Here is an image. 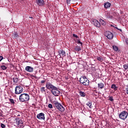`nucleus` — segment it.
Wrapping results in <instances>:
<instances>
[{
  "instance_id": "obj_1",
  "label": "nucleus",
  "mask_w": 128,
  "mask_h": 128,
  "mask_svg": "<svg viewBox=\"0 0 128 128\" xmlns=\"http://www.w3.org/2000/svg\"><path fill=\"white\" fill-rule=\"evenodd\" d=\"M19 100L21 102H28L30 100V95L27 94H21L20 96Z\"/></svg>"
},
{
  "instance_id": "obj_2",
  "label": "nucleus",
  "mask_w": 128,
  "mask_h": 128,
  "mask_svg": "<svg viewBox=\"0 0 128 128\" xmlns=\"http://www.w3.org/2000/svg\"><path fill=\"white\" fill-rule=\"evenodd\" d=\"M80 84L86 86H89L90 84V80L85 76H82L80 78Z\"/></svg>"
},
{
  "instance_id": "obj_3",
  "label": "nucleus",
  "mask_w": 128,
  "mask_h": 128,
  "mask_svg": "<svg viewBox=\"0 0 128 128\" xmlns=\"http://www.w3.org/2000/svg\"><path fill=\"white\" fill-rule=\"evenodd\" d=\"M128 116V112L126 111H122L118 115L119 118L125 120Z\"/></svg>"
},
{
  "instance_id": "obj_4",
  "label": "nucleus",
  "mask_w": 128,
  "mask_h": 128,
  "mask_svg": "<svg viewBox=\"0 0 128 128\" xmlns=\"http://www.w3.org/2000/svg\"><path fill=\"white\" fill-rule=\"evenodd\" d=\"M54 106L58 109L60 112H64L65 110V108L63 107L62 104H60L58 102H55L54 103Z\"/></svg>"
},
{
  "instance_id": "obj_5",
  "label": "nucleus",
  "mask_w": 128,
  "mask_h": 128,
  "mask_svg": "<svg viewBox=\"0 0 128 128\" xmlns=\"http://www.w3.org/2000/svg\"><path fill=\"white\" fill-rule=\"evenodd\" d=\"M24 91L23 87L21 86H16L15 88V94H20Z\"/></svg>"
},
{
  "instance_id": "obj_6",
  "label": "nucleus",
  "mask_w": 128,
  "mask_h": 128,
  "mask_svg": "<svg viewBox=\"0 0 128 128\" xmlns=\"http://www.w3.org/2000/svg\"><path fill=\"white\" fill-rule=\"evenodd\" d=\"M51 92L52 94L55 96H58L60 92L59 91L58 88H54V89L51 90Z\"/></svg>"
},
{
  "instance_id": "obj_7",
  "label": "nucleus",
  "mask_w": 128,
  "mask_h": 128,
  "mask_svg": "<svg viewBox=\"0 0 128 128\" xmlns=\"http://www.w3.org/2000/svg\"><path fill=\"white\" fill-rule=\"evenodd\" d=\"M104 36L109 40H112L114 38L113 34L109 31L106 32Z\"/></svg>"
},
{
  "instance_id": "obj_8",
  "label": "nucleus",
  "mask_w": 128,
  "mask_h": 128,
  "mask_svg": "<svg viewBox=\"0 0 128 128\" xmlns=\"http://www.w3.org/2000/svg\"><path fill=\"white\" fill-rule=\"evenodd\" d=\"M56 88V87H55L50 82H47L46 83V88H47V90H51Z\"/></svg>"
},
{
  "instance_id": "obj_9",
  "label": "nucleus",
  "mask_w": 128,
  "mask_h": 128,
  "mask_svg": "<svg viewBox=\"0 0 128 128\" xmlns=\"http://www.w3.org/2000/svg\"><path fill=\"white\" fill-rule=\"evenodd\" d=\"M92 24H93L96 27L100 28V24L98 21L96 19H94L92 21Z\"/></svg>"
},
{
  "instance_id": "obj_10",
  "label": "nucleus",
  "mask_w": 128,
  "mask_h": 128,
  "mask_svg": "<svg viewBox=\"0 0 128 128\" xmlns=\"http://www.w3.org/2000/svg\"><path fill=\"white\" fill-rule=\"evenodd\" d=\"M36 118L38 120H45V114L41 112L36 115Z\"/></svg>"
},
{
  "instance_id": "obj_11",
  "label": "nucleus",
  "mask_w": 128,
  "mask_h": 128,
  "mask_svg": "<svg viewBox=\"0 0 128 128\" xmlns=\"http://www.w3.org/2000/svg\"><path fill=\"white\" fill-rule=\"evenodd\" d=\"M36 4L40 6H42L45 4V2L44 0H36Z\"/></svg>"
},
{
  "instance_id": "obj_12",
  "label": "nucleus",
  "mask_w": 128,
  "mask_h": 128,
  "mask_svg": "<svg viewBox=\"0 0 128 128\" xmlns=\"http://www.w3.org/2000/svg\"><path fill=\"white\" fill-rule=\"evenodd\" d=\"M34 70V68H32V66H27L25 68V70L28 72H32Z\"/></svg>"
},
{
  "instance_id": "obj_13",
  "label": "nucleus",
  "mask_w": 128,
  "mask_h": 128,
  "mask_svg": "<svg viewBox=\"0 0 128 128\" xmlns=\"http://www.w3.org/2000/svg\"><path fill=\"white\" fill-rule=\"evenodd\" d=\"M111 6V4L107 2L104 4V8H110Z\"/></svg>"
},
{
  "instance_id": "obj_14",
  "label": "nucleus",
  "mask_w": 128,
  "mask_h": 128,
  "mask_svg": "<svg viewBox=\"0 0 128 128\" xmlns=\"http://www.w3.org/2000/svg\"><path fill=\"white\" fill-rule=\"evenodd\" d=\"M100 25L102 24V26H104L106 24L105 21L102 19H100Z\"/></svg>"
},
{
  "instance_id": "obj_15",
  "label": "nucleus",
  "mask_w": 128,
  "mask_h": 128,
  "mask_svg": "<svg viewBox=\"0 0 128 128\" xmlns=\"http://www.w3.org/2000/svg\"><path fill=\"white\" fill-rule=\"evenodd\" d=\"M74 50L76 52H79L82 50V48L80 47V46H75Z\"/></svg>"
},
{
  "instance_id": "obj_16",
  "label": "nucleus",
  "mask_w": 128,
  "mask_h": 128,
  "mask_svg": "<svg viewBox=\"0 0 128 128\" xmlns=\"http://www.w3.org/2000/svg\"><path fill=\"white\" fill-rule=\"evenodd\" d=\"M98 88L102 90L104 88V84L99 83L98 84Z\"/></svg>"
},
{
  "instance_id": "obj_17",
  "label": "nucleus",
  "mask_w": 128,
  "mask_h": 128,
  "mask_svg": "<svg viewBox=\"0 0 128 128\" xmlns=\"http://www.w3.org/2000/svg\"><path fill=\"white\" fill-rule=\"evenodd\" d=\"M79 94L82 97H85L86 96V93L82 90H79Z\"/></svg>"
},
{
  "instance_id": "obj_18",
  "label": "nucleus",
  "mask_w": 128,
  "mask_h": 128,
  "mask_svg": "<svg viewBox=\"0 0 128 128\" xmlns=\"http://www.w3.org/2000/svg\"><path fill=\"white\" fill-rule=\"evenodd\" d=\"M17 126L19 127L20 128H24V123L22 122L20 123L16 124Z\"/></svg>"
},
{
  "instance_id": "obj_19",
  "label": "nucleus",
  "mask_w": 128,
  "mask_h": 128,
  "mask_svg": "<svg viewBox=\"0 0 128 128\" xmlns=\"http://www.w3.org/2000/svg\"><path fill=\"white\" fill-rule=\"evenodd\" d=\"M60 54H61L63 56V57L66 56V52L64 50H60Z\"/></svg>"
},
{
  "instance_id": "obj_20",
  "label": "nucleus",
  "mask_w": 128,
  "mask_h": 128,
  "mask_svg": "<svg viewBox=\"0 0 128 128\" xmlns=\"http://www.w3.org/2000/svg\"><path fill=\"white\" fill-rule=\"evenodd\" d=\"M111 88L116 90H118V87L116 86L115 84H112V86H111Z\"/></svg>"
},
{
  "instance_id": "obj_21",
  "label": "nucleus",
  "mask_w": 128,
  "mask_h": 128,
  "mask_svg": "<svg viewBox=\"0 0 128 128\" xmlns=\"http://www.w3.org/2000/svg\"><path fill=\"white\" fill-rule=\"evenodd\" d=\"M20 118H16V124H20L22 122L20 121Z\"/></svg>"
},
{
  "instance_id": "obj_22",
  "label": "nucleus",
  "mask_w": 128,
  "mask_h": 128,
  "mask_svg": "<svg viewBox=\"0 0 128 128\" xmlns=\"http://www.w3.org/2000/svg\"><path fill=\"white\" fill-rule=\"evenodd\" d=\"M12 36H13L14 38H16L18 36V33H16V32H14Z\"/></svg>"
},
{
  "instance_id": "obj_23",
  "label": "nucleus",
  "mask_w": 128,
  "mask_h": 128,
  "mask_svg": "<svg viewBox=\"0 0 128 128\" xmlns=\"http://www.w3.org/2000/svg\"><path fill=\"white\" fill-rule=\"evenodd\" d=\"M7 66H0V68L2 70H5L7 69Z\"/></svg>"
},
{
  "instance_id": "obj_24",
  "label": "nucleus",
  "mask_w": 128,
  "mask_h": 128,
  "mask_svg": "<svg viewBox=\"0 0 128 128\" xmlns=\"http://www.w3.org/2000/svg\"><path fill=\"white\" fill-rule=\"evenodd\" d=\"M86 106H89L90 108H92V102H88V103L86 104Z\"/></svg>"
},
{
  "instance_id": "obj_25",
  "label": "nucleus",
  "mask_w": 128,
  "mask_h": 128,
  "mask_svg": "<svg viewBox=\"0 0 128 128\" xmlns=\"http://www.w3.org/2000/svg\"><path fill=\"white\" fill-rule=\"evenodd\" d=\"M112 48H113V50L116 52H117L118 50V48L117 46H113Z\"/></svg>"
},
{
  "instance_id": "obj_26",
  "label": "nucleus",
  "mask_w": 128,
  "mask_h": 128,
  "mask_svg": "<svg viewBox=\"0 0 128 128\" xmlns=\"http://www.w3.org/2000/svg\"><path fill=\"white\" fill-rule=\"evenodd\" d=\"M12 80L14 82L16 83L18 81V78H14Z\"/></svg>"
},
{
  "instance_id": "obj_27",
  "label": "nucleus",
  "mask_w": 128,
  "mask_h": 128,
  "mask_svg": "<svg viewBox=\"0 0 128 128\" xmlns=\"http://www.w3.org/2000/svg\"><path fill=\"white\" fill-rule=\"evenodd\" d=\"M46 88L45 87H42L41 88H40V92H42V93H44V92H46Z\"/></svg>"
},
{
  "instance_id": "obj_28",
  "label": "nucleus",
  "mask_w": 128,
  "mask_h": 128,
  "mask_svg": "<svg viewBox=\"0 0 128 128\" xmlns=\"http://www.w3.org/2000/svg\"><path fill=\"white\" fill-rule=\"evenodd\" d=\"M78 44H81V46L82 47V43L80 42V39H78L76 40Z\"/></svg>"
},
{
  "instance_id": "obj_29",
  "label": "nucleus",
  "mask_w": 128,
  "mask_h": 128,
  "mask_svg": "<svg viewBox=\"0 0 128 128\" xmlns=\"http://www.w3.org/2000/svg\"><path fill=\"white\" fill-rule=\"evenodd\" d=\"M97 60L100 62H102L104 61V59L102 57H98Z\"/></svg>"
},
{
  "instance_id": "obj_30",
  "label": "nucleus",
  "mask_w": 128,
  "mask_h": 128,
  "mask_svg": "<svg viewBox=\"0 0 128 128\" xmlns=\"http://www.w3.org/2000/svg\"><path fill=\"white\" fill-rule=\"evenodd\" d=\"M123 68H124L125 70H127L128 69V64H124L123 66Z\"/></svg>"
},
{
  "instance_id": "obj_31",
  "label": "nucleus",
  "mask_w": 128,
  "mask_h": 128,
  "mask_svg": "<svg viewBox=\"0 0 128 128\" xmlns=\"http://www.w3.org/2000/svg\"><path fill=\"white\" fill-rule=\"evenodd\" d=\"M9 101L10 102H11L12 104H15L14 102V99L12 98H10L9 99Z\"/></svg>"
},
{
  "instance_id": "obj_32",
  "label": "nucleus",
  "mask_w": 128,
  "mask_h": 128,
  "mask_svg": "<svg viewBox=\"0 0 128 128\" xmlns=\"http://www.w3.org/2000/svg\"><path fill=\"white\" fill-rule=\"evenodd\" d=\"M0 126L2 128H5L6 127V126L4 124H0Z\"/></svg>"
},
{
  "instance_id": "obj_33",
  "label": "nucleus",
  "mask_w": 128,
  "mask_h": 128,
  "mask_svg": "<svg viewBox=\"0 0 128 128\" xmlns=\"http://www.w3.org/2000/svg\"><path fill=\"white\" fill-rule=\"evenodd\" d=\"M109 100L110 102H113L114 101L113 97L112 96H110L109 97Z\"/></svg>"
},
{
  "instance_id": "obj_34",
  "label": "nucleus",
  "mask_w": 128,
  "mask_h": 128,
  "mask_svg": "<svg viewBox=\"0 0 128 128\" xmlns=\"http://www.w3.org/2000/svg\"><path fill=\"white\" fill-rule=\"evenodd\" d=\"M48 107L49 108H53L52 104H48Z\"/></svg>"
},
{
  "instance_id": "obj_35",
  "label": "nucleus",
  "mask_w": 128,
  "mask_h": 128,
  "mask_svg": "<svg viewBox=\"0 0 128 128\" xmlns=\"http://www.w3.org/2000/svg\"><path fill=\"white\" fill-rule=\"evenodd\" d=\"M72 36H74V37L76 38H78V36L77 35H76V34H73Z\"/></svg>"
},
{
  "instance_id": "obj_36",
  "label": "nucleus",
  "mask_w": 128,
  "mask_h": 128,
  "mask_svg": "<svg viewBox=\"0 0 128 128\" xmlns=\"http://www.w3.org/2000/svg\"><path fill=\"white\" fill-rule=\"evenodd\" d=\"M70 2H71V0H66V4H70Z\"/></svg>"
},
{
  "instance_id": "obj_37",
  "label": "nucleus",
  "mask_w": 128,
  "mask_h": 128,
  "mask_svg": "<svg viewBox=\"0 0 128 128\" xmlns=\"http://www.w3.org/2000/svg\"><path fill=\"white\" fill-rule=\"evenodd\" d=\"M45 82H46V80H42L40 82V83L42 84H45Z\"/></svg>"
},
{
  "instance_id": "obj_38",
  "label": "nucleus",
  "mask_w": 128,
  "mask_h": 128,
  "mask_svg": "<svg viewBox=\"0 0 128 128\" xmlns=\"http://www.w3.org/2000/svg\"><path fill=\"white\" fill-rule=\"evenodd\" d=\"M30 76H31L32 77H33L34 78H36L37 76H34V75H30Z\"/></svg>"
},
{
  "instance_id": "obj_39",
  "label": "nucleus",
  "mask_w": 128,
  "mask_h": 128,
  "mask_svg": "<svg viewBox=\"0 0 128 128\" xmlns=\"http://www.w3.org/2000/svg\"><path fill=\"white\" fill-rule=\"evenodd\" d=\"M126 91L127 94H128V86H126Z\"/></svg>"
},
{
  "instance_id": "obj_40",
  "label": "nucleus",
  "mask_w": 128,
  "mask_h": 128,
  "mask_svg": "<svg viewBox=\"0 0 128 128\" xmlns=\"http://www.w3.org/2000/svg\"><path fill=\"white\" fill-rule=\"evenodd\" d=\"M4 58L3 56H0V62H1L2 60Z\"/></svg>"
},
{
  "instance_id": "obj_41",
  "label": "nucleus",
  "mask_w": 128,
  "mask_h": 128,
  "mask_svg": "<svg viewBox=\"0 0 128 128\" xmlns=\"http://www.w3.org/2000/svg\"><path fill=\"white\" fill-rule=\"evenodd\" d=\"M126 42L127 45H128V38H126Z\"/></svg>"
},
{
  "instance_id": "obj_42",
  "label": "nucleus",
  "mask_w": 128,
  "mask_h": 128,
  "mask_svg": "<svg viewBox=\"0 0 128 128\" xmlns=\"http://www.w3.org/2000/svg\"><path fill=\"white\" fill-rule=\"evenodd\" d=\"M2 66H6V64L5 63H2Z\"/></svg>"
},
{
  "instance_id": "obj_43",
  "label": "nucleus",
  "mask_w": 128,
  "mask_h": 128,
  "mask_svg": "<svg viewBox=\"0 0 128 128\" xmlns=\"http://www.w3.org/2000/svg\"><path fill=\"white\" fill-rule=\"evenodd\" d=\"M17 116H18V117L20 116V114H18V115H17Z\"/></svg>"
},
{
  "instance_id": "obj_44",
  "label": "nucleus",
  "mask_w": 128,
  "mask_h": 128,
  "mask_svg": "<svg viewBox=\"0 0 128 128\" xmlns=\"http://www.w3.org/2000/svg\"><path fill=\"white\" fill-rule=\"evenodd\" d=\"M116 28L118 29V30H119V29L118 28H116Z\"/></svg>"
},
{
  "instance_id": "obj_45",
  "label": "nucleus",
  "mask_w": 128,
  "mask_h": 128,
  "mask_svg": "<svg viewBox=\"0 0 128 128\" xmlns=\"http://www.w3.org/2000/svg\"><path fill=\"white\" fill-rule=\"evenodd\" d=\"M120 30V31L122 32V30Z\"/></svg>"
}]
</instances>
